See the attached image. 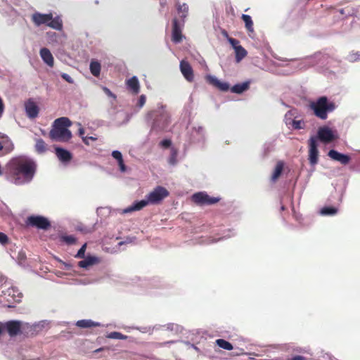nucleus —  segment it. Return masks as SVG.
<instances>
[{
  "instance_id": "29",
  "label": "nucleus",
  "mask_w": 360,
  "mask_h": 360,
  "mask_svg": "<svg viewBox=\"0 0 360 360\" xmlns=\"http://www.w3.org/2000/svg\"><path fill=\"white\" fill-rule=\"evenodd\" d=\"M338 212V209L333 207H324L321 209V213L323 215H333Z\"/></svg>"
},
{
  "instance_id": "40",
  "label": "nucleus",
  "mask_w": 360,
  "mask_h": 360,
  "mask_svg": "<svg viewBox=\"0 0 360 360\" xmlns=\"http://www.w3.org/2000/svg\"><path fill=\"white\" fill-rule=\"evenodd\" d=\"M112 156L117 161L122 159V153L118 150H114L112 153Z\"/></svg>"
},
{
  "instance_id": "27",
  "label": "nucleus",
  "mask_w": 360,
  "mask_h": 360,
  "mask_svg": "<svg viewBox=\"0 0 360 360\" xmlns=\"http://www.w3.org/2000/svg\"><path fill=\"white\" fill-rule=\"evenodd\" d=\"M216 344L221 348L226 350H231L233 347L229 342L224 340V339H217L216 340Z\"/></svg>"
},
{
  "instance_id": "11",
  "label": "nucleus",
  "mask_w": 360,
  "mask_h": 360,
  "mask_svg": "<svg viewBox=\"0 0 360 360\" xmlns=\"http://www.w3.org/2000/svg\"><path fill=\"white\" fill-rule=\"evenodd\" d=\"M180 70L188 82H193L194 79L193 70L188 61L184 60L180 62Z\"/></svg>"
},
{
  "instance_id": "33",
  "label": "nucleus",
  "mask_w": 360,
  "mask_h": 360,
  "mask_svg": "<svg viewBox=\"0 0 360 360\" xmlns=\"http://www.w3.org/2000/svg\"><path fill=\"white\" fill-rule=\"evenodd\" d=\"M108 338L112 339L124 340L126 338V336L119 332H112L108 335Z\"/></svg>"
},
{
  "instance_id": "43",
  "label": "nucleus",
  "mask_w": 360,
  "mask_h": 360,
  "mask_svg": "<svg viewBox=\"0 0 360 360\" xmlns=\"http://www.w3.org/2000/svg\"><path fill=\"white\" fill-rule=\"evenodd\" d=\"M4 110V104L2 98L0 97V117H1Z\"/></svg>"
},
{
  "instance_id": "46",
  "label": "nucleus",
  "mask_w": 360,
  "mask_h": 360,
  "mask_svg": "<svg viewBox=\"0 0 360 360\" xmlns=\"http://www.w3.org/2000/svg\"><path fill=\"white\" fill-rule=\"evenodd\" d=\"M176 156V153L174 152L172 155L171 160H170V163H172V164H174L175 163Z\"/></svg>"
},
{
  "instance_id": "20",
  "label": "nucleus",
  "mask_w": 360,
  "mask_h": 360,
  "mask_svg": "<svg viewBox=\"0 0 360 360\" xmlns=\"http://www.w3.org/2000/svg\"><path fill=\"white\" fill-rule=\"evenodd\" d=\"M47 26L56 30L60 31L63 30V21L59 16L52 17V20L49 21Z\"/></svg>"
},
{
  "instance_id": "42",
  "label": "nucleus",
  "mask_w": 360,
  "mask_h": 360,
  "mask_svg": "<svg viewBox=\"0 0 360 360\" xmlns=\"http://www.w3.org/2000/svg\"><path fill=\"white\" fill-rule=\"evenodd\" d=\"M146 96L144 95H141L140 97H139V102H138V105L140 108L143 107V105L145 104L146 103Z\"/></svg>"
},
{
  "instance_id": "39",
  "label": "nucleus",
  "mask_w": 360,
  "mask_h": 360,
  "mask_svg": "<svg viewBox=\"0 0 360 360\" xmlns=\"http://www.w3.org/2000/svg\"><path fill=\"white\" fill-rule=\"evenodd\" d=\"M61 77L70 84H73V82H74V80L72 79V78L69 75H68L66 73H62Z\"/></svg>"
},
{
  "instance_id": "31",
  "label": "nucleus",
  "mask_w": 360,
  "mask_h": 360,
  "mask_svg": "<svg viewBox=\"0 0 360 360\" xmlns=\"http://www.w3.org/2000/svg\"><path fill=\"white\" fill-rule=\"evenodd\" d=\"M177 9H178L179 13H182L181 18L184 19L186 17V15L188 11V6H187V4H184L182 5H179Z\"/></svg>"
},
{
  "instance_id": "30",
  "label": "nucleus",
  "mask_w": 360,
  "mask_h": 360,
  "mask_svg": "<svg viewBox=\"0 0 360 360\" xmlns=\"http://www.w3.org/2000/svg\"><path fill=\"white\" fill-rule=\"evenodd\" d=\"M60 240L68 245H72L76 243V238L72 236H61Z\"/></svg>"
},
{
  "instance_id": "47",
  "label": "nucleus",
  "mask_w": 360,
  "mask_h": 360,
  "mask_svg": "<svg viewBox=\"0 0 360 360\" xmlns=\"http://www.w3.org/2000/svg\"><path fill=\"white\" fill-rule=\"evenodd\" d=\"M82 141L86 145H89V136H82Z\"/></svg>"
},
{
  "instance_id": "7",
  "label": "nucleus",
  "mask_w": 360,
  "mask_h": 360,
  "mask_svg": "<svg viewBox=\"0 0 360 360\" xmlns=\"http://www.w3.org/2000/svg\"><path fill=\"white\" fill-rule=\"evenodd\" d=\"M219 198L211 197L205 192H198L192 195V200L197 205H213L219 201Z\"/></svg>"
},
{
  "instance_id": "48",
  "label": "nucleus",
  "mask_w": 360,
  "mask_h": 360,
  "mask_svg": "<svg viewBox=\"0 0 360 360\" xmlns=\"http://www.w3.org/2000/svg\"><path fill=\"white\" fill-rule=\"evenodd\" d=\"M89 140L96 141L97 140V138L94 136H89Z\"/></svg>"
},
{
  "instance_id": "41",
  "label": "nucleus",
  "mask_w": 360,
  "mask_h": 360,
  "mask_svg": "<svg viewBox=\"0 0 360 360\" xmlns=\"http://www.w3.org/2000/svg\"><path fill=\"white\" fill-rule=\"evenodd\" d=\"M117 162H118V165H119V167H120V171H121V172H126V169H126V166H125V165H124V162L123 158H122V159H121V160H118V161H117Z\"/></svg>"
},
{
  "instance_id": "18",
  "label": "nucleus",
  "mask_w": 360,
  "mask_h": 360,
  "mask_svg": "<svg viewBox=\"0 0 360 360\" xmlns=\"http://www.w3.org/2000/svg\"><path fill=\"white\" fill-rule=\"evenodd\" d=\"M250 84V81H246L243 83L236 84L231 88V91L235 94H242L244 91L249 89Z\"/></svg>"
},
{
  "instance_id": "13",
  "label": "nucleus",
  "mask_w": 360,
  "mask_h": 360,
  "mask_svg": "<svg viewBox=\"0 0 360 360\" xmlns=\"http://www.w3.org/2000/svg\"><path fill=\"white\" fill-rule=\"evenodd\" d=\"M25 107L27 115L30 118L33 119L38 116L39 111V107L32 99H29L25 103Z\"/></svg>"
},
{
  "instance_id": "8",
  "label": "nucleus",
  "mask_w": 360,
  "mask_h": 360,
  "mask_svg": "<svg viewBox=\"0 0 360 360\" xmlns=\"http://www.w3.org/2000/svg\"><path fill=\"white\" fill-rule=\"evenodd\" d=\"M310 138H316V141L319 140L323 143H329L335 139L333 131L328 127H321L319 128L316 136H312Z\"/></svg>"
},
{
  "instance_id": "16",
  "label": "nucleus",
  "mask_w": 360,
  "mask_h": 360,
  "mask_svg": "<svg viewBox=\"0 0 360 360\" xmlns=\"http://www.w3.org/2000/svg\"><path fill=\"white\" fill-rule=\"evenodd\" d=\"M55 150L57 158L63 163L69 162L72 158V153L64 148L56 147Z\"/></svg>"
},
{
  "instance_id": "2",
  "label": "nucleus",
  "mask_w": 360,
  "mask_h": 360,
  "mask_svg": "<svg viewBox=\"0 0 360 360\" xmlns=\"http://www.w3.org/2000/svg\"><path fill=\"white\" fill-rule=\"evenodd\" d=\"M169 193L165 188L158 186L147 195L146 200L135 202L132 205L126 208L124 212L128 213L140 210L149 203L153 205L158 204L163 199L169 196Z\"/></svg>"
},
{
  "instance_id": "37",
  "label": "nucleus",
  "mask_w": 360,
  "mask_h": 360,
  "mask_svg": "<svg viewBox=\"0 0 360 360\" xmlns=\"http://www.w3.org/2000/svg\"><path fill=\"white\" fill-rule=\"evenodd\" d=\"M8 243V237L4 233L0 232V243L6 245Z\"/></svg>"
},
{
  "instance_id": "23",
  "label": "nucleus",
  "mask_w": 360,
  "mask_h": 360,
  "mask_svg": "<svg viewBox=\"0 0 360 360\" xmlns=\"http://www.w3.org/2000/svg\"><path fill=\"white\" fill-rule=\"evenodd\" d=\"M241 18L245 22L246 30L250 32H254L253 22L252 20L251 17L248 15L243 14L241 16Z\"/></svg>"
},
{
  "instance_id": "32",
  "label": "nucleus",
  "mask_w": 360,
  "mask_h": 360,
  "mask_svg": "<svg viewBox=\"0 0 360 360\" xmlns=\"http://www.w3.org/2000/svg\"><path fill=\"white\" fill-rule=\"evenodd\" d=\"M291 124L295 129H301L304 127V123L302 120H292Z\"/></svg>"
},
{
  "instance_id": "1",
  "label": "nucleus",
  "mask_w": 360,
  "mask_h": 360,
  "mask_svg": "<svg viewBox=\"0 0 360 360\" xmlns=\"http://www.w3.org/2000/svg\"><path fill=\"white\" fill-rule=\"evenodd\" d=\"M37 172V164L31 158L20 155L11 158L5 165L4 176L16 186L30 183Z\"/></svg>"
},
{
  "instance_id": "12",
  "label": "nucleus",
  "mask_w": 360,
  "mask_h": 360,
  "mask_svg": "<svg viewBox=\"0 0 360 360\" xmlns=\"http://www.w3.org/2000/svg\"><path fill=\"white\" fill-rule=\"evenodd\" d=\"M183 35L181 33V28L179 24L178 20L175 18L172 21V41L178 44L182 41Z\"/></svg>"
},
{
  "instance_id": "49",
  "label": "nucleus",
  "mask_w": 360,
  "mask_h": 360,
  "mask_svg": "<svg viewBox=\"0 0 360 360\" xmlns=\"http://www.w3.org/2000/svg\"><path fill=\"white\" fill-rule=\"evenodd\" d=\"M104 90L106 91V93H110V90L108 88H104Z\"/></svg>"
},
{
  "instance_id": "14",
  "label": "nucleus",
  "mask_w": 360,
  "mask_h": 360,
  "mask_svg": "<svg viewBox=\"0 0 360 360\" xmlns=\"http://www.w3.org/2000/svg\"><path fill=\"white\" fill-rule=\"evenodd\" d=\"M206 81L222 91H227L230 88L227 82H222L212 75H207Z\"/></svg>"
},
{
  "instance_id": "25",
  "label": "nucleus",
  "mask_w": 360,
  "mask_h": 360,
  "mask_svg": "<svg viewBox=\"0 0 360 360\" xmlns=\"http://www.w3.org/2000/svg\"><path fill=\"white\" fill-rule=\"evenodd\" d=\"M236 53V60L237 62H240L242 59H243L247 56V51L242 46L236 47L235 49Z\"/></svg>"
},
{
  "instance_id": "17",
  "label": "nucleus",
  "mask_w": 360,
  "mask_h": 360,
  "mask_svg": "<svg viewBox=\"0 0 360 360\" xmlns=\"http://www.w3.org/2000/svg\"><path fill=\"white\" fill-rule=\"evenodd\" d=\"M40 56L43 61L49 67H53L54 65V59L52 53L47 48H42L39 51Z\"/></svg>"
},
{
  "instance_id": "10",
  "label": "nucleus",
  "mask_w": 360,
  "mask_h": 360,
  "mask_svg": "<svg viewBox=\"0 0 360 360\" xmlns=\"http://www.w3.org/2000/svg\"><path fill=\"white\" fill-rule=\"evenodd\" d=\"M32 21L33 23L39 27L41 25H48L49 21L52 20V13L43 14L39 12H35L32 15Z\"/></svg>"
},
{
  "instance_id": "36",
  "label": "nucleus",
  "mask_w": 360,
  "mask_h": 360,
  "mask_svg": "<svg viewBox=\"0 0 360 360\" xmlns=\"http://www.w3.org/2000/svg\"><path fill=\"white\" fill-rule=\"evenodd\" d=\"M228 41L230 43V44L233 46L234 50L236 49V47L241 46V45H240V41L238 39H234V38H232V37H229L228 39Z\"/></svg>"
},
{
  "instance_id": "4",
  "label": "nucleus",
  "mask_w": 360,
  "mask_h": 360,
  "mask_svg": "<svg viewBox=\"0 0 360 360\" xmlns=\"http://www.w3.org/2000/svg\"><path fill=\"white\" fill-rule=\"evenodd\" d=\"M309 107L316 117L326 120L328 113L332 112L335 109L336 105L334 102L329 101L326 96H321L316 101L311 102Z\"/></svg>"
},
{
  "instance_id": "3",
  "label": "nucleus",
  "mask_w": 360,
  "mask_h": 360,
  "mask_svg": "<svg viewBox=\"0 0 360 360\" xmlns=\"http://www.w3.org/2000/svg\"><path fill=\"white\" fill-rule=\"evenodd\" d=\"M72 125L70 120L66 117L57 118L54 120L52 129L49 132V137L53 141L68 142L72 135V132L68 129Z\"/></svg>"
},
{
  "instance_id": "35",
  "label": "nucleus",
  "mask_w": 360,
  "mask_h": 360,
  "mask_svg": "<svg viewBox=\"0 0 360 360\" xmlns=\"http://www.w3.org/2000/svg\"><path fill=\"white\" fill-rule=\"evenodd\" d=\"M86 248V244H84L82 248L79 250L76 255V257L77 258H84V253Z\"/></svg>"
},
{
  "instance_id": "9",
  "label": "nucleus",
  "mask_w": 360,
  "mask_h": 360,
  "mask_svg": "<svg viewBox=\"0 0 360 360\" xmlns=\"http://www.w3.org/2000/svg\"><path fill=\"white\" fill-rule=\"evenodd\" d=\"M309 144V162L311 165H315L319 162V150L318 145L316 143V138H309L308 141Z\"/></svg>"
},
{
  "instance_id": "34",
  "label": "nucleus",
  "mask_w": 360,
  "mask_h": 360,
  "mask_svg": "<svg viewBox=\"0 0 360 360\" xmlns=\"http://www.w3.org/2000/svg\"><path fill=\"white\" fill-rule=\"evenodd\" d=\"M348 58H349V60L350 62L357 61V60H360V52L359 51L352 52L349 55Z\"/></svg>"
},
{
  "instance_id": "38",
  "label": "nucleus",
  "mask_w": 360,
  "mask_h": 360,
  "mask_svg": "<svg viewBox=\"0 0 360 360\" xmlns=\"http://www.w3.org/2000/svg\"><path fill=\"white\" fill-rule=\"evenodd\" d=\"M160 145L165 148H167L171 146L172 141L169 139H164L160 143Z\"/></svg>"
},
{
  "instance_id": "19",
  "label": "nucleus",
  "mask_w": 360,
  "mask_h": 360,
  "mask_svg": "<svg viewBox=\"0 0 360 360\" xmlns=\"http://www.w3.org/2000/svg\"><path fill=\"white\" fill-rule=\"evenodd\" d=\"M127 87L135 94L139 92L140 86L136 77L134 76L127 81Z\"/></svg>"
},
{
  "instance_id": "21",
  "label": "nucleus",
  "mask_w": 360,
  "mask_h": 360,
  "mask_svg": "<svg viewBox=\"0 0 360 360\" xmlns=\"http://www.w3.org/2000/svg\"><path fill=\"white\" fill-rule=\"evenodd\" d=\"M76 326L82 328H88L91 327L99 326L100 323L98 322H94L89 319H83L77 321L76 323Z\"/></svg>"
},
{
  "instance_id": "44",
  "label": "nucleus",
  "mask_w": 360,
  "mask_h": 360,
  "mask_svg": "<svg viewBox=\"0 0 360 360\" xmlns=\"http://www.w3.org/2000/svg\"><path fill=\"white\" fill-rule=\"evenodd\" d=\"M79 125L80 126L79 130H78V132H79V135L82 138V136H84V128L81 126V124H79Z\"/></svg>"
},
{
  "instance_id": "26",
  "label": "nucleus",
  "mask_w": 360,
  "mask_h": 360,
  "mask_svg": "<svg viewBox=\"0 0 360 360\" xmlns=\"http://www.w3.org/2000/svg\"><path fill=\"white\" fill-rule=\"evenodd\" d=\"M283 169V163L282 162H278L276 165V167L271 176L273 181H276L281 176Z\"/></svg>"
},
{
  "instance_id": "22",
  "label": "nucleus",
  "mask_w": 360,
  "mask_h": 360,
  "mask_svg": "<svg viewBox=\"0 0 360 360\" xmlns=\"http://www.w3.org/2000/svg\"><path fill=\"white\" fill-rule=\"evenodd\" d=\"M98 262V259L95 257H88L86 259L78 262V266L81 268H87Z\"/></svg>"
},
{
  "instance_id": "5",
  "label": "nucleus",
  "mask_w": 360,
  "mask_h": 360,
  "mask_svg": "<svg viewBox=\"0 0 360 360\" xmlns=\"http://www.w3.org/2000/svg\"><path fill=\"white\" fill-rule=\"evenodd\" d=\"M30 327L28 323H23L22 321L18 320H11L4 323V330H6L11 338L22 334L25 330Z\"/></svg>"
},
{
  "instance_id": "24",
  "label": "nucleus",
  "mask_w": 360,
  "mask_h": 360,
  "mask_svg": "<svg viewBox=\"0 0 360 360\" xmlns=\"http://www.w3.org/2000/svg\"><path fill=\"white\" fill-rule=\"evenodd\" d=\"M101 64L98 61H91L90 63V71L91 73L95 76L98 77L101 73Z\"/></svg>"
},
{
  "instance_id": "45",
  "label": "nucleus",
  "mask_w": 360,
  "mask_h": 360,
  "mask_svg": "<svg viewBox=\"0 0 360 360\" xmlns=\"http://www.w3.org/2000/svg\"><path fill=\"white\" fill-rule=\"evenodd\" d=\"M291 360H306V358L300 355H297L292 357Z\"/></svg>"
},
{
  "instance_id": "6",
  "label": "nucleus",
  "mask_w": 360,
  "mask_h": 360,
  "mask_svg": "<svg viewBox=\"0 0 360 360\" xmlns=\"http://www.w3.org/2000/svg\"><path fill=\"white\" fill-rule=\"evenodd\" d=\"M26 224L39 229L47 230L51 227L49 220L40 215H31L27 218Z\"/></svg>"
},
{
  "instance_id": "15",
  "label": "nucleus",
  "mask_w": 360,
  "mask_h": 360,
  "mask_svg": "<svg viewBox=\"0 0 360 360\" xmlns=\"http://www.w3.org/2000/svg\"><path fill=\"white\" fill-rule=\"evenodd\" d=\"M328 156L336 161L340 162L342 165H347L350 161V157L345 154H342L335 150H330L328 152Z\"/></svg>"
},
{
  "instance_id": "28",
  "label": "nucleus",
  "mask_w": 360,
  "mask_h": 360,
  "mask_svg": "<svg viewBox=\"0 0 360 360\" xmlns=\"http://www.w3.org/2000/svg\"><path fill=\"white\" fill-rule=\"evenodd\" d=\"M35 149L39 153H43L46 150V144L45 141L41 139H37L35 144Z\"/></svg>"
}]
</instances>
